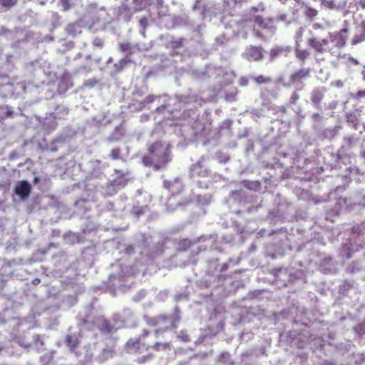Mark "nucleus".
<instances>
[{
  "label": "nucleus",
  "instance_id": "obj_6",
  "mask_svg": "<svg viewBox=\"0 0 365 365\" xmlns=\"http://www.w3.org/2000/svg\"><path fill=\"white\" fill-rule=\"evenodd\" d=\"M255 23L262 30L274 34L276 31V26L274 19L263 18L261 16H257L255 18Z\"/></svg>",
  "mask_w": 365,
  "mask_h": 365
},
{
  "label": "nucleus",
  "instance_id": "obj_28",
  "mask_svg": "<svg viewBox=\"0 0 365 365\" xmlns=\"http://www.w3.org/2000/svg\"><path fill=\"white\" fill-rule=\"evenodd\" d=\"M63 11H68L71 8L69 0H60Z\"/></svg>",
  "mask_w": 365,
  "mask_h": 365
},
{
  "label": "nucleus",
  "instance_id": "obj_18",
  "mask_svg": "<svg viewBox=\"0 0 365 365\" xmlns=\"http://www.w3.org/2000/svg\"><path fill=\"white\" fill-rule=\"evenodd\" d=\"M304 14L309 19L312 20L317 16L318 11L314 8L306 6Z\"/></svg>",
  "mask_w": 365,
  "mask_h": 365
},
{
  "label": "nucleus",
  "instance_id": "obj_15",
  "mask_svg": "<svg viewBox=\"0 0 365 365\" xmlns=\"http://www.w3.org/2000/svg\"><path fill=\"white\" fill-rule=\"evenodd\" d=\"M365 40V26L359 34H355L351 40L352 45H356Z\"/></svg>",
  "mask_w": 365,
  "mask_h": 365
},
{
  "label": "nucleus",
  "instance_id": "obj_32",
  "mask_svg": "<svg viewBox=\"0 0 365 365\" xmlns=\"http://www.w3.org/2000/svg\"><path fill=\"white\" fill-rule=\"evenodd\" d=\"M153 357V355L152 354H148L146 356H143V358H139L138 359V361L139 363H144L147 360L151 359Z\"/></svg>",
  "mask_w": 365,
  "mask_h": 365
},
{
  "label": "nucleus",
  "instance_id": "obj_34",
  "mask_svg": "<svg viewBox=\"0 0 365 365\" xmlns=\"http://www.w3.org/2000/svg\"><path fill=\"white\" fill-rule=\"evenodd\" d=\"M279 110L283 113H285L287 112V108L285 106H282L279 107Z\"/></svg>",
  "mask_w": 365,
  "mask_h": 365
},
{
  "label": "nucleus",
  "instance_id": "obj_42",
  "mask_svg": "<svg viewBox=\"0 0 365 365\" xmlns=\"http://www.w3.org/2000/svg\"><path fill=\"white\" fill-rule=\"evenodd\" d=\"M136 9H137V10H141V9H142V8H137Z\"/></svg>",
  "mask_w": 365,
  "mask_h": 365
},
{
  "label": "nucleus",
  "instance_id": "obj_33",
  "mask_svg": "<svg viewBox=\"0 0 365 365\" xmlns=\"http://www.w3.org/2000/svg\"><path fill=\"white\" fill-rule=\"evenodd\" d=\"M128 62V61H127L126 59H121L119 61V63L121 65V67H123L125 65L127 64Z\"/></svg>",
  "mask_w": 365,
  "mask_h": 365
},
{
  "label": "nucleus",
  "instance_id": "obj_16",
  "mask_svg": "<svg viewBox=\"0 0 365 365\" xmlns=\"http://www.w3.org/2000/svg\"><path fill=\"white\" fill-rule=\"evenodd\" d=\"M359 114L356 111L349 112L346 115V120L349 123L357 125L359 123Z\"/></svg>",
  "mask_w": 365,
  "mask_h": 365
},
{
  "label": "nucleus",
  "instance_id": "obj_36",
  "mask_svg": "<svg viewBox=\"0 0 365 365\" xmlns=\"http://www.w3.org/2000/svg\"><path fill=\"white\" fill-rule=\"evenodd\" d=\"M40 279H35L34 281H33V284H35V285H37L40 283Z\"/></svg>",
  "mask_w": 365,
  "mask_h": 365
},
{
  "label": "nucleus",
  "instance_id": "obj_1",
  "mask_svg": "<svg viewBox=\"0 0 365 365\" xmlns=\"http://www.w3.org/2000/svg\"><path fill=\"white\" fill-rule=\"evenodd\" d=\"M171 145L162 140L148 145V153L142 158V163L155 170L165 168L171 161Z\"/></svg>",
  "mask_w": 365,
  "mask_h": 365
},
{
  "label": "nucleus",
  "instance_id": "obj_14",
  "mask_svg": "<svg viewBox=\"0 0 365 365\" xmlns=\"http://www.w3.org/2000/svg\"><path fill=\"white\" fill-rule=\"evenodd\" d=\"M170 342H156L153 345L150 346V349H153L155 351H160L163 350H166L170 349Z\"/></svg>",
  "mask_w": 365,
  "mask_h": 365
},
{
  "label": "nucleus",
  "instance_id": "obj_41",
  "mask_svg": "<svg viewBox=\"0 0 365 365\" xmlns=\"http://www.w3.org/2000/svg\"><path fill=\"white\" fill-rule=\"evenodd\" d=\"M138 1H140V4H142V3H143L144 1H147V0H135V3H137V2H138Z\"/></svg>",
  "mask_w": 365,
  "mask_h": 365
},
{
  "label": "nucleus",
  "instance_id": "obj_10",
  "mask_svg": "<svg viewBox=\"0 0 365 365\" xmlns=\"http://www.w3.org/2000/svg\"><path fill=\"white\" fill-rule=\"evenodd\" d=\"M287 50L282 46H276L272 48L269 51V61H274L278 56L282 55L284 52H286Z\"/></svg>",
  "mask_w": 365,
  "mask_h": 365
},
{
  "label": "nucleus",
  "instance_id": "obj_24",
  "mask_svg": "<svg viewBox=\"0 0 365 365\" xmlns=\"http://www.w3.org/2000/svg\"><path fill=\"white\" fill-rule=\"evenodd\" d=\"M157 98H158V96H156L153 94H150L145 97V98L143 101V104H150V103H153Z\"/></svg>",
  "mask_w": 365,
  "mask_h": 365
},
{
  "label": "nucleus",
  "instance_id": "obj_19",
  "mask_svg": "<svg viewBox=\"0 0 365 365\" xmlns=\"http://www.w3.org/2000/svg\"><path fill=\"white\" fill-rule=\"evenodd\" d=\"M242 183L245 187H247V189H250V190L260 187V183H259V182H257V181L251 182L249 180H245V181H243Z\"/></svg>",
  "mask_w": 365,
  "mask_h": 365
},
{
  "label": "nucleus",
  "instance_id": "obj_9",
  "mask_svg": "<svg viewBox=\"0 0 365 365\" xmlns=\"http://www.w3.org/2000/svg\"><path fill=\"white\" fill-rule=\"evenodd\" d=\"M324 98V94L319 90H314L311 95V101L317 108H320V103Z\"/></svg>",
  "mask_w": 365,
  "mask_h": 365
},
{
  "label": "nucleus",
  "instance_id": "obj_31",
  "mask_svg": "<svg viewBox=\"0 0 365 365\" xmlns=\"http://www.w3.org/2000/svg\"><path fill=\"white\" fill-rule=\"evenodd\" d=\"M133 211L138 216L144 213V209L143 207H134L133 208Z\"/></svg>",
  "mask_w": 365,
  "mask_h": 365
},
{
  "label": "nucleus",
  "instance_id": "obj_12",
  "mask_svg": "<svg viewBox=\"0 0 365 365\" xmlns=\"http://www.w3.org/2000/svg\"><path fill=\"white\" fill-rule=\"evenodd\" d=\"M346 31V29L341 30L339 34L334 36L333 41H336V45L338 48H342L346 44V38L343 35V32Z\"/></svg>",
  "mask_w": 365,
  "mask_h": 365
},
{
  "label": "nucleus",
  "instance_id": "obj_2",
  "mask_svg": "<svg viewBox=\"0 0 365 365\" xmlns=\"http://www.w3.org/2000/svg\"><path fill=\"white\" fill-rule=\"evenodd\" d=\"M150 334L149 331L143 329L138 337L130 338L125 343V349L128 353L140 354L150 350V346L143 341Z\"/></svg>",
  "mask_w": 365,
  "mask_h": 365
},
{
  "label": "nucleus",
  "instance_id": "obj_7",
  "mask_svg": "<svg viewBox=\"0 0 365 365\" xmlns=\"http://www.w3.org/2000/svg\"><path fill=\"white\" fill-rule=\"evenodd\" d=\"M31 191V185L26 180L19 182L14 188L15 193L22 200L28 198Z\"/></svg>",
  "mask_w": 365,
  "mask_h": 365
},
{
  "label": "nucleus",
  "instance_id": "obj_8",
  "mask_svg": "<svg viewBox=\"0 0 365 365\" xmlns=\"http://www.w3.org/2000/svg\"><path fill=\"white\" fill-rule=\"evenodd\" d=\"M309 68L299 69L291 75L290 81L292 83H301L302 79L309 76Z\"/></svg>",
  "mask_w": 365,
  "mask_h": 365
},
{
  "label": "nucleus",
  "instance_id": "obj_29",
  "mask_svg": "<svg viewBox=\"0 0 365 365\" xmlns=\"http://www.w3.org/2000/svg\"><path fill=\"white\" fill-rule=\"evenodd\" d=\"M274 22L277 21H285V22H288L287 21V16L286 14H279L277 15L275 19H274Z\"/></svg>",
  "mask_w": 365,
  "mask_h": 365
},
{
  "label": "nucleus",
  "instance_id": "obj_40",
  "mask_svg": "<svg viewBox=\"0 0 365 365\" xmlns=\"http://www.w3.org/2000/svg\"><path fill=\"white\" fill-rule=\"evenodd\" d=\"M147 22V19L146 18H143L140 20V23L143 24H145Z\"/></svg>",
  "mask_w": 365,
  "mask_h": 365
},
{
  "label": "nucleus",
  "instance_id": "obj_25",
  "mask_svg": "<svg viewBox=\"0 0 365 365\" xmlns=\"http://www.w3.org/2000/svg\"><path fill=\"white\" fill-rule=\"evenodd\" d=\"M299 99V96L296 93V92H294L289 100V105H294L296 104V103L297 102V101Z\"/></svg>",
  "mask_w": 365,
  "mask_h": 365
},
{
  "label": "nucleus",
  "instance_id": "obj_23",
  "mask_svg": "<svg viewBox=\"0 0 365 365\" xmlns=\"http://www.w3.org/2000/svg\"><path fill=\"white\" fill-rule=\"evenodd\" d=\"M352 98L356 100H360L363 98H365V89L362 91H359L356 93L351 95Z\"/></svg>",
  "mask_w": 365,
  "mask_h": 365
},
{
  "label": "nucleus",
  "instance_id": "obj_4",
  "mask_svg": "<svg viewBox=\"0 0 365 365\" xmlns=\"http://www.w3.org/2000/svg\"><path fill=\"white\" fill-rule=\"evenodd\" d=\"M310 34L312 36L307 40V44L314 50V56L317 58L319 54H323L328 50L329 41L328 39H320L314 37L312 31H310Z\"/></svg>",
  "mask_w": 365,
  "mask_h": 365
},
{
  "label": "nucleus",
  "instance_id": "obj_20",
  "mask_svg": "<svg viewBox=\"0 0 365 365\" xmlns=\"http://www.w3.org/2000/svg\"><path fill=\"white\" fill-rule=\"evenodd\" d=\"M121 150L120 148H114L110 151V157L113 160H118L120 158Z\"/></svg>",
  "mask_w": 365,
  "mask_h": 365
},
{
  "label": "nucleus",
  "instance_id": "obj_3",
  "mask_svg": "<svg viewBox=\"0 0 365 365\" xmlns=\"http://www.w3.org/2000/svg\"><path fill=\"white\" fill-rule=\"evenodd\" d=\"M149 324L152 326H160V327L155 331L156 337H158L160 333L167 331L176 327L174 318L165 315H160L155 317Z\"/></svg>",
  "mask_w": 365,
  "mask_h": 365
},
{
  "label": "nucleus",
  "instance_id": "obj_17",
  "mask_svg": "<svg viewBox=\"0 0 365 365\" xmlns=\"http://www.w3.org/2000/svg\"><path fill=\"white\" fill-rule=\"evenodd\" d=\"M253 79L257 84H266L272 82V78L271 77L264 76L263 75H259Z\"/></svg>",
  "mask_w": 365,
  "mask_h": 365
},
{
  "label": "nucleus",
  "instance_id": "obj_13",
  "mask_svg": "<svg viewBox=\"0 0 365 365\" xmlns=\"http://www.w3.org/2000/svg\"><path fill=\"white\" fill-rule=\"evenodd\" d=\"M66 343L71 351H73L78 345L79 341L77 338L72 335H67L66 336Z\"/></svg>",
  "mask_w": 365,
  "mask_h": 365
},
{
  "label": "nucleus",
  "instance_id": "obj_11",
  "mask_svg": "<svg viewBox=\"0 0 365 365\" xmlns=\"http://www.w3.org/2000/svg\"><path fill=\"white\" fill-rule=\"evenodd\" d=\"M310 53L307 49H301L296 48L295 49V56L297 59H299L302 62H304V61L309 56Z\"/></svg>",
  "mask_w": 365,
  "mask_h": 365
},
{
  "label": "nucleus",
  "instance_id": "obj_35",
  "mask_svg": "<svg viewBox=\"0 0 365 365\" xmlns=\"http://www.w3.org/2000/svg\"><path fill=\"white\" fill-rule=\"evenodd\" d=\"M312 118L314 120H317L318 118H319V113H314L312 115Z\"/></svg>",
  "mask_w": 365,
  "mask_h": 365
},
{
  "label": "nucleus",
  "instance_id": "obj_39",
  "mask_svg": "<svg viewBox=\"0 0 365 365\" xmlns=\"http://www.w3.org/2000/svg\"><path fill=\"white\" fill-rule=\"evenodd\" d=\"M255 36L259 38H262V35L259 33V31H257L255 33Z\"/></svg>",
  "mask_w": 365,
  "mask_h": 365
},
{
  "label": "nucleus",
  "instance_id": "obj_27",
  "mask_svg": "<svg viewBox=\"0 0 365 365\" xmlns=\"http://www.w3.org/2000/svg\"><path fill=\"white\" fill-rule=\"evenodd\" d=\"M119 49L122 52L128 51L130 49V45L129 43H120L119 44Z\"/></svg>",
  "mask_w": 365,
  "mask_h": 365
},
{
  "label": "nucleus",
  "instance_id": "obj_30",
  "mask_svg": "<svg viewBox=\"0 0 365 365\" xmlns=\"http://www.w3.org/2000/svg\"><path fill=\"white\" fill-rule=\"evenodd\" d=\"M6 111L4 113V117L5 118L12 117L14 115V110L8 106H6Z\"/></svg>",
  "mask_w": 365,
  "mask_h": 365
},
{
  "label": "nucleus",
  "instance_id": "obj_21",
  "mask_svg": "<svg viewBox=\"0 0 365 365\" xmlns=\"http://www.w3.org/2000/svg\"><path fill=\"white\" fill-rule=\"evenodd\" d=\"M18 0H0V4L4 7L10 8L14 6Z\"/></svg>",
  "mask_w": 365,
  "mask_h": 365
},
{
  "label": "nucleus",
  "instance_id": "obj_22",
  "mask_svg": "<svg viewBox=\"0 0 365 365\" xmlns=\"http://www.w3.org/2000/svg\"><path fill=\"white\" fill-rule=\"evenodd\" d=\"M322 4L329 9H333L336 7L335 2L333 0H323Z\"/></svg>",
  "mask_w": 365,
  "mask_h": 365
},
{
  "label": "nucleus",
  "instance_id": "obj_37",
  "mask_svg": "<svg viewBox=\"0 0 365 365\" xmlns=\"http://www.w3.org/2000/svg\"><path fill=\"white\" fill-rule=\"evenodd\" d=\"M247 0H234L235 3L236 4H241L244 1H247Z\"/></svg>",
  "mask_w": 365,
  "mask_h": 365
},
{
  "label": "nucleus",
  "instance_id": "obj_26",
  "mask_svg": "<svg viewBox=\"0 0 365 365\" xmlns=\"http://www.w3.org/2000/svg\"><path fill=\"white\" fill-rule=\"evenodd\" d=\"M237 93V91L231 93H227L225 95V98L227 101H235L236 100Z\"/></svg>",
  "mask_w": 365,
  "mask_h": 365
},
{
  "label": "nucleus",
  "instance_id": "obj_5",
  "mask_svg": "<svg viewBox=\"0 0 365 365\" xmlns=\"http://www.w3.org/2000/svg\"><path fill=\"white\" fill-rule=\"evenodd\" d=\"M264 49L262 46L250 45L244 53L245 58L250 61H259L264 58Z\"/></svg>",
  "mask_w": 365,
  "mask_h": 365
},
{
  "label": "nucleus",
  "instance_id": "obj_38",
  "mask_svg": "<svg viewBox=\"0 0 365 365\" xmlns=\"http://www.w3.org/2000/svg\"><path fill=\"white\" fill-rule=\"evenodd\" d=\"M321 27L322 26L319 24H314L313 25V28L315 29H317L321 28Z\"/></svg>",
  "mask_w": 365,
  "mask_h": 365
}]
</instances>
